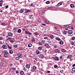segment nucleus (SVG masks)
<instances>
[{
	"label": "nucleus",
	"instance_id": "obj_13",
	"mask_svg": "<svg viewBox=\"0 0 75 75\" xmlns=\"http://www.w3.org/2000/svg\"><path fill=\"white\" fill-rule=\"evenodd\" d=\"M54 60L55 61H59V59L58 57H55L54 58Z\"/></svg>",
	"mask_w": 75,
	"mask_h": 75
},
{
	"label": "nucleus",
	"instance_id": "obj_35",
	"mask_svg": "<svg viewBox=\"0 0 75 75\" xmlns=\"http://www.w3.org/2000/svg\"><path fill=\"white\" fill-rule=\"evenodd\" d=\"M8 54H5L4 55V57H8V55H7Z\"/></svg>",
	"mask_w": 75,
	"mask_h": 75
},
{
	"label": "nucleus",
	"instance_id": "obj_41",
	"mask_svg": "<svg viewBox=\"0 0 75 75\" xmlns=\"http://www.w3.org/2000/svg\"><path fill=\"white\" fill-rule=\"evenodd\" d=\"M45 23H47V24H48V23H49V21H45Z\"/></svg>",
	"mask_w": 75,
	"mask_h": 75
},
{
	"label": "nucleus",
	"instance_id": "obj_7",
	"mask_svg": "<svg viewBox=\"0 0 75 75\" xmlns=\"http://www.w3.org/2000/svg\"><path fill=\"white\" fill-rule=\"evenodd\" d=\"M2 52L3 54H8V52L6 50L3 51Z\"/></svg>",
	"mask_w": 75,
	"mask_h": 75
},
{
	"label": "nucleus",
	"instance_id": "obj_3",
	"mask_svg": "<svg viewBox=\"0 0 75 75\" xmlns=\"http://www.w3.org/2000/svg\"><path fill=\"white\" fill-rule=\"evenodd\" d=\"M39 57L40 59H42V58H44V55L42 54H40L39 56Z\"/></svg>",
	"mask_w": 75,
	"mask_h": 75
},
{
	"label": "nucleus",
	"instance_id": "obj_17",
	"mask_svg": "<svg viewBox=\"0 0 75 75\" xmlns=\"http://www.w3.org/2000/svg\"><path fill=\"white\" fill-rule=\"evenodd\" d=\"M70 6L71 8H73L74 7V5L73 4H71L70 5Z\"/></svg>",
	"mask_w": 75,
	"mask_h": 75
},
{
	"label": "nucleus",
	"instance_id": "obj_37",
	"mask_svg": "<svg viewBox=\"0 0 75 75\" xmlns=\"http://www.w3.org/2000/svg\"><path fill=\"white\" fill-rule=\"evenodd\" d=\"M45 45L46 46V47H48L49 46V45L48 44H46Z\"/></svg>",
	"mask_w": 75,
	"mask_h": 75
},
{
	"label": "nucleus",
	"instance_id": "obj_28",
	"mask_svg": "<svg viewBox=\"0 0 75 75\" xmlns=\"http://www.w3.org/2000/svg\"><path fill=\"white\" fill-rule=\"evenodd\" d=\"M7 46H8V48H9L10 50H11V48H12V47H11V46H9V45H7Z\"/></svg>",
	"mask_w": 75,
	"mask_h": 75
},
{
	"label": "nucleus",
	"instance_id": "obj_31",
	"mask_svg": "<svg viewBox=\"0 0 75 75\" xmlns=\"http://www.w3.org/2000/svg\"><path fill=\"white\" fill-rule=\"evenodd\" d=\"M1 25L3 26H4V25H6V24L4 23H1Z\"/></svg>",
	"mask_w": 75,
	"mask_h": 75
},
{
	"label": "nucleus",
	"instance_id": "obj_25",
	"mask_svg": "<svg viewBox=\"0 0 75 75\" xmlns=\"http://www.w3.org/2000/svg\"><path fill=\"white\" fill-rule=\"evenodd\" d=\"M63 33L64 34H65V35L67 34V31H66V30H64Z\"/></svg>",
	"mask_w": 75,
	"mask_h": 75
},
{
	"label": "nucleus",
	"instance_id": "obj_51",
	"mask_svg": "<svg viewBox=\"0 0 75 75\" xmlns=\"http://www.w3.org/2000/svg\"><path fill=\"white\" fill-rule=\"evenodd\" d=\"M17 30V29H16V28H13V30Z\"/></svg>",
	"mask_w": 75,
	"mask_h": 75
},
{
	"label": "nucleus",
	"instance_id": "obj_18",
	"mask_svg": "<svg viewBox=\"0 0 75 75\" xmlns=\"http://www.w3.org/2000/svg\"><path fill=\"white\" fill-rule=\"evenodd\" d=\"M59 43L60 44H64V42H63V41H62V40H61L60 42H59Z\"/></svg>",
	"mask_w": 75,
	"mask_h": 75
},
{
	"label": "nucleus",
	"instance_id": "obj_34",
	"mask_svg": "<svg viewBox=\"0 0 75 75\" xmlns=\"http://www.w3.org/2000/svg\"><path fill=\"white\" fill-rule=\"evenodd\" d=\"M72 71L73 72H75V67H74L72 69Z\"/></svg>",
	"mask_w": 75,
	"mask_h": 75
},
{
	"label": "nucleus",
	"instance_id": "obj_2",
	"mask_svg": "<svg viewBox=\"0 0 75 75\" xmlns=\"http://www.w3.org/2000/svg\"><path fill=\"white\" fill-rule=\"evenodd\" d=\"M28 17L29 19H32L34 18V16L33 15H30Z\"/></svg>",
	"mask_w": 75,
	"mask_h": 75
},
{
	"label": "nucleus",
	"instance_id": "obj_12",
	"mask_svg": "<svg viewBox=\"0 0 75 75\" xmlns=\"http://www.w3.org/2000/svg\"><path fill=\"white\" fill-rule=\"evenodd\" d=\"M17 55L19 58H21V57H22L21 54L20 53H18Z\"/></svg>",
	"mask_w": 75,
	"mask_h": 75
},
{
	"label": "nucleus",
	"instance_id": "obj_1",
	"mask_svg": "<svg viewBox=\"0 0 75 75\" xmlns=\"http://www.w3.org/2000/svg\"><path fill=\"white\" fill-rule=\"evenodd\" d=\"M25 12L24 13V14H25V13H29V12H31V10L29 9H25Z\"/></svg>",
	"mask_w": 75,
	"mask_h": 75
},
{
	"label": "nucleus",
	"instance_id": "obj_52",
	"mask_svg": "<svg viewBox=\"0 0 75 75\" xmlns=\"http://www.w3.org/2000/svg\"><path fill=\"white\" fill-rule=\"evenodd\" d=\"M0 2H1V3L2 4L3 3V0H1L0 1Z\"/></svg>",
	"mask_w": 75,
	"mask_h": 75
},
{
	"label": "nucleus",
	"instance_id": "obj_11",
	"mask_svg": "<svg viewBox=\"0 0 75 75\" xmlns=\"http://www.w3.org/2000/svg\"><path fill=\"white\" fill-rule=\"evenodd\" d=\"M8 35L9 37H12L13 36V33H9L8 34Z\"/></svg>",
	"mask_w": 75,
	"mask_h": 75
},
{
	"label": "nucleus",
	"instance_id": "obj_63",
	"mask_svg": "<svg viewBox=\"0 0 75 75\" xmlns=\"http://www.w3.org/2000/svg\"><path fill=\"white\" fill-rule=\"evenodd\" d=\"M23 70L24 71H26V69H25V67H24Z\"/></svg>",
	"mask_w": 75,
	"mask_h": 75
},
{
	"label": "nucleus",
	"instance_id": "obj_32",
	"mask_svg": "<svg viewBox=\"0 0 75 75\" xmlns=\"http://www.w3.org/2000/svg\"><path fill=\"white\" fill-rule=\"evenodd\" d=\"M16 60H19V59H20V57H16Z\"/></svg>",
	"mask_w": 75,
	"mask_h": 75
},
{
	"label": "nucleus",
	"instance_id": "obj_26",
	"mask_svg": "<svg viewBox=\"0 0 75 75\" xmlns=\"http://www.w3.org/2000/svg\"><path fill=\"white\" fill-rule=\"evenodd\" d=\"M32 44H29L28 45V47H31L32 46Z\"/></svg>",
	"mask_w": 75,
	"mask_h": 75
},
{
	"label": "nucleus",
	"instance_id": "obj_5",
	"mask_svg": "<svg viewBox=\"0 0 75 75\" xmlns=\"http://www.w3.org/2000/svg\"><path fill=\"white\" fill-rule=\"evenodd\" d=\"M73 32L72 30H69L68 31V33L69 34H72Z\"/></svg>",
	"mask_w": 75,
	"mask_h": 75
},
{
	"label": "nucleus",
	"instance_id": "obj_53",
	"mask_svg": "<svg viewBox=\"0 0 75 75\" xmlns=\"http://www.w3.org/2000/svg\"><path fill=\"white\" fill-rule=\"evenodd\" d=\"M11 40V38H9H9H7V40Z\"/></svg>",
	"mask_w": 75,
	"mask_h": 75
},
{
	"label": "nucleus",
	"instance_id": "obj_36",
	"mask_svg": "<svg viewBox=\"0 0 75 75\" xmlns=\"http://www.w3.org/2000/svg\"><path fill=\"white\" fill-rule=\"evenodd\" d=\"M44 39H45V40H49L48 38L47 37H45L44 38Z\"/></svg>",
	"mask_w": 75,
	"mask_h": 75
},
{
	"label": "nucleus",
	"instance_id": "obj_19",
	"mask_svg": "<svg viewBox=\"0 0 75 75\" xmlns=\"http://www.w3.org/2000/svg\"><path fill=\"white\" fill-rule=\"evenodd\" d=\"M35 38H32L31 41H32V42H34V41H35Z\"/></svg>",
	"mask_w": 75,
	"mask_h": 75
},
{
	"label": "nucleus",
	"instance_id": "obj_48",
	"mask_svg": "<svg viewBox=\"0 0 75 75\" xmlns=\"http://www.w3.org/2000/svg\"><path fill=\"white\" fill-rule=\"evenodd\" d=\"M75 37H73L72 38V39L73 40H75Z\"/></svg>",
	"mask_w": 75,
	"mask_h": 75
},
{
	"label": "nucleus",
	"instance_id": "obj_50",
	"mask_svg": "<svg viewBox=\"0 0 75 75\" xmlns=\"http://www.w3.org/2000/svg\"><path fill=\"white\" fill-rule=\"evenodd\" d=\"M18 73V70H17L16 71V73L17 74Z\"/></svg>",
	"mask_w": 75,
	"mask_h": 75
},
{
	"label": "nucleus",
	"instance_id": "obj_6",
	"mask_svg": "<svg viewBox=\"0 0 75 75\" xmlns=\"http://www.w3.org/2000/svg\"><path fill=\"white\" fill-rule=\"evenodd\" d=\"M55 52L56 53H59V52H60V51H59V50L58 49H56L55 50Z\"/></svg>",
	"mask_w": 75,
	"mask_h": 75
},
{
	"label": "nucleus",
	"instance_id": "obj_8",
	"mask_svg": "<svg viewBox=\"0 0 75 75\" xmlns=\"http://www.w3.org/2000/svg\"><path fill=\"white\" fill-rule=\"evenodd\" d=\"M2 47L3 48H4V49H7V46L5 45H3Z\"/></svg>",
	"mask_w": 75,
	"mask_h": 75
},
{
	"label": "nucleus",
	"instance_id": "obj_62",
	"mask_svg": "<svg viewBox=\"0 0 75 75\" xmlns=\"http://www.w3.org/2000/svg\"><path fill=\"white\" fill-rule=\"evenodd\" d=\"M10 42H11L12 43V42H14V41L13 40H10Z\"/></svg>",
	"mask_w": 75,
	"mask_h": 75
},
{
	"label": "nucleus",
	"instance_id": "obj_20",
	"mask_svg": "<svg viewBox=\"0 0 75 75\" xmlns=\"http://www.w3.org/2000/svg\"><path fill=\"white\" fill-rule=\"evenodd\" d=\"M33 69L34 70H35L36 69H37V67L35 66H34L33 67Z\"/></svg>",
	"mask_w": 75,
	"mask_h": 75
},
{
	"label": "nucleus",
	"instance_id": "obj_47",
	"mask_svg": "<svg viewBox=\"0 0 75 75\" xmlns=\"http://www.w3.org/2000/svg\"><path fill=\"white\" fill-rule=\"evenodd\" d=\"M14 47L15 48H17V45H15L14 46Z\"/></svg>",
	"mask_w": 75,
	"mask_h": 75
},
{
	"label": "nucleus",
	"instance_id": "obj_14",
	"mask_svg": "<svg viewBox=\"0 0 75 75\" xmlns=\"http://www.w3.org/2000/svg\"><path fill=\"white\" fill-rule=\"evenodd\" d=\"M49 37L51 39H53L54 38V36L52 35H50Z\"/></svg>",
	"mask_w": 75,
	"mask_h": 75
},
{
	"label": "nucleus",
	"instance_id": "obj_16",
	"mask_svg": "<svg viewBox=\"0 0 75 75\" xmlns=\"http://www.w3.org/2000/svg\"><path fill=\"white\" fill-rule=\"evenodd\" d=\"M72 57V56L71 55H70L68 56V58H69V59H71Z\"/></svg>",
	"mask_w": 75,
	"mask_h": 75
},
{
	"label": "nucleus",
	"instance_id": "obj_29",
	"mask_svg": "<svg viewBox=\"0 0 75 75\" xmlns=\"http://www.w3.org/2000/svg\"><path fill=\"white\" fill-rule=\"evenodd\" d=\"M71 45H74V42L72 41V42H71Z\"/></svg>",
	"mask_w": 75,
	"mask_h": 75
},
{
	"label": "nucleus",
	"instance_id": "obj_40",
	"mask_svg": "<svg viewBox=\"0 0 75 75\" xmlns=\"http://www.w3.org/2000/svg\"><path fill=\"white\" fill-rule=\"evenodd\" d=\"M68 25V27H71V24L68 25Z\"/></svg>",
	"mask_w": 75,
	"mask_h": 75
},
{
	"label": "nucleus",
	"instance_id": "obj_27",
	"mask_svg": "<svg viewBox=\"0 0 75 75\" xmlns=\"http://www.w3.org/2000/svg\"><path fill=\"white\" fill-rule=\"evenodd\" d=\"M62 52H66V50L65 49H63L62 50Z\"/></svg>",
	"mask_w": 75,
	"mask_h": 75
},
{
	"label": "nucleus",
	"instance_id": "obj_10",
	"mask_svg": "<svg viewBox=\"0 0 75 75\" xmlns=\"http://www.w3.org/2000/svg\"><path fill=\"white\" fill-rule=\"evenodd\" d=\"M62 4V2H60L57 4V6L58 7H59V6H61Z\"/></svg>",
	"mask_w": 75,
	"mask_h": 75
},
{
	"label": "nucleus",
	"instance_id": "obj_23",
	"mask_svg": "<svg viewBox=\"0 0 75 75\" xmlns=\"http://www.w3.org/2000/svg\"><path fill=\"white\" fill-rule=\"evenodd\" d=\"M24 10H21L20 11L19 13H23V12H24Z\"/></svg>",
	"mask_w": 75,
	"mask_h": 75
},
{
	"label": "nucleus",
	"instance_id": "obj_60",
	"mask_svg": "<svg viewBox=\"0 0 75 75\" xmlns=\"http://www.w3.org/2000/svg\"><path fill=\"white\" fill-rule=\"evenodd\" d=\"M57 46L56 45H55L54 46V47L55 48H57Z\"/></svg>",
	"mask_w": 75,
	"mask_h": 75
},
{
	"label": "nucleus",
	"instance_id": "obj_9",
	"mask_svg": "<svg viewBox=\"0 0 75 75\" xmlns=\"http://www.w3.org/2000/svg\"><path fill=\"white\" fill-rule=\"evenodd\" d=\"M48 9L49 10H53V11H55V10H57V9H55L54 8V9H52V8H51V7H49L48 8Z\"/></svg>",
	"mask_w": 75,
	"mask_h": 75
},
{
	"label": "nucleus",
	"instance_id": "obj_44",
	"mask_svg": "<svg viewBox=\"0 0 75 75\" xmlns=\"http://www.w3.org/2000/svg\"><path fill=\"white\" fill-rule=\"evenodd\" d=\"M38 43L40 45H42V43L40 42H39Z\"/></svg>",
	"mask_w": 75,
	"mask_h": 75
},
{
	"label": "nucleus",
	"instance_id": "obj_43",
	"mask_svg": "<svg viewBox=\"0 0 75 75\" xmlns=\"http://www.w3.org/2000/svg\"><path fill=\"white\" fill-rule=\"evenodd\" d=\"M49 3H50V1H47L46 2V4H49Z\"/></svg>",
	"mask_w": 75,
	"mask_h": 75
},
{
	"label": "nucleus",
	"instance_id": "obj_15",
	"mask_svg": "<svg viewBox=\"0 0 75 75\" xmlns=\"http://www.w3.org/2000/svg\"><path fill=\"white\" fill-rule=\"evenodd\" d=\"M56 40H58V41H60L61 40V39H60V38L59 37H56L55 38Z\"/></svg>",
	"mask_w": 75,
	"mask_h": 75
},
{
	"label": "nucleus",
	"instance_id": "obj_49",
	"mask_svg": "<svg viewBox=\"0 0 75 75\" xmlns=\"http://www.w3.org/2000/svg\"><path fill=\"white\" fill-rule=\"evenodd\" d=\"M8 8V5H6V6L5 8L6 9V8Z\"/></svg>",
	"mask_w": 75,
	"mask_h": 75
},
{
	"label": "nucleus",
	"instance_id": "obj_59",
	"mask_svg": "<svg viewBox=\"0 0 75 75\" xmlns=\"http://www.w3.org/2000/svg\"><path fill=\"white\" fill-rule=\"evenodd\" d=\"M3 38L2 37H0V40H2Z\"/></svg>",
	"mask_w": 75,
	"mask_h": 75
},
{
	"label": "nucleus",
	"instance_id": "obj_24",
	"mask_svg": "<svg viewBox=\"0 0 75 75\" xmlns=\"http://www.w3.org/2000/svg\"><path fill=\"white\" fill-rule=\"evenodd\" d=\"M36 53L37 54H40V51L39 50H37L36 52Z\"/></svg>",
	"mask_w": 75,
	"mask_h": 75
},
{
	"label": "nucleus",
	"instance_id": "obj_42",
	"mask_svg": "<svg viewBox=\"0 0 75 75\" xmlns=\"http://www.w3.org/2000/svg\"><path fill=\"white\" fill-rule=\"evenodd\" d=\"M44 13V12H42L41 13V15H43Z\"/></svg>",
	"mask_w": 75,
	"mask_h": 75
},
{
	"label": "nucleus",
	"instance_id": "obj_33",
	"mask_svg": "<svg viewBox=\"0 0 75 75\" xmlns=\"http://www.w3.org/2000/svg\"><path fill=\"white\" fill-rule=\"evenodd\" d=\"M33 34H34L35 35H38V33L37 32H35L33 33Z\"/></svg>",
	"mask_w": 75,
	"mask_h": 75
},
{
	"label": "nucleus",
	"instance_id": "obj_30",
	"mask_svg": "<svg viewBox=\"0 0 75 75\" xmlns=\"http://www.w3.org/2000/svg\"><path fill=\"white\" fill-rule=\"evenodd\" d=\"M20 74L21 75H23L24 74V71H22L20 72Z\"/></svg>",
	"mask_w": 75,
	"mask_h": 75
},
{
	"label": "nucleus",
	"instance_id": "obj_58",
	"mask_svg": "<svg viewBox=\"0 0 75 75\" xmlns=\"http://www.w3.org/2000/svg\"><path fill=\"white\" fill-rule=\"evenodd\" d=\"M2 6V4L0 2V7H1Z\"/></svg>",
	"mask_w": 75,
	"mask_h": 75
},
{
	"label": "nucleus",
	"instance_id": "obj_39",
	"mask_svg": "<svg viewBox=\"0 0 75 75\" xmlns=\"http://www.w3.org/2000/svg\"><path fill=\"white\" fill-rule=\"evenodd\" d=\"M25 34H28V33H29V32L28 31H25Z\"/></svg>",
	"mask_w": 75,
	"mask_h": 75
},
{
	"label": "nucleus",
	"instance_id": "obj_64",
	"mask_svg": "<svg viewBox=\"0 0 75 75\" xmlns=\"http://www.w3.org/2000/svg\"><path fill=\"white\" fill-rule=\"evenodd\" d=\"M73 67H75V64H74L72 65Z\"/></svg>",
	"mask_w": 75,
	"mask_h": 75
},
{
	"label": "nucleus",
	"instance_id": "obj_45",
	"mask_svg": "<svg viewBox=\"0 0 75 75\" xmlns=\"http://www.w3.org/2000/svg\"><path fill=\"white\" fill-rule=\"evenodd\" d=\"M0 66H1H1H3V63H2V62H1L0 63Z\"/></svg>",
	"mask_w": 75,
	"mask_h": 75
},
{
	"label": "nucleus",
	"instance_id": "obj_61",
	"mask_svg": "<svg viewBox=\"0 0 75 75\" xmlns=\"http://www.w3.org/2000/svg\"><path fill=\"white\" fill-rule=\"evenodd\" d=\"M47 73H50V71H47L46 72Z\"/></svg>",
	"mask_w": 75,
	"mask_h": 75
},
{
	"label": "nucleus",
	"instance_id": "obj_4",
	"mask_svg": "<svg viewBox=\"0 0 75 75\" xmlns=\"http://www.w3.org/2000/svg\"><path fill=\"white\" fill-rule=\"evenodd\" d=\"M26 68H27V69H29L30 68V65L29 64H27L26 65Z\"/></svg>",
	"mask_w": 75,
	"mask_h": 75
},
{
	"label": "nucleus",
	"instance_id": "obj_38",
	"mask_svg": "<svg viewBox=\"0 0 75 75\" xmlns=\"http://www.w3.org/2000/svg\"><path fill=\"white\" fill-rule=\"evenodd\" d=\"M38 49L39 50H41L42 49V47H38Z\"/></svg>",
	"mask_w": 75,
	"mask_h": 75
},
{
	"label": "nucleus",
	"instance_id": "obj_57",
	"mask_svg": "<svg viewBox=\"0 0 75 75\" xmlns=\"http://www.w3.org/2000/svg\"><path fill=\"white\" fill-rule=\"evenodd\" d=\"M28 34L29 35H31L32 34L30 32L28 33Z\"/></svg>",
	"mask_w": 75,
	"mask_h": 75
},
{
	"label": "nucleus",
	"instance_id": "obj_55",
	"mask_svg": "<svg viewBox=\"0 0 75 75\" xmlns=\"http://www.w3.org/2000/svg\"><path fill=\"white\" fill-rule=\"evenodd\" d=\"M42 43H43V44H44V40H42L41 41Z\"/></svg>",
	"mask_w": 75,
	"mask_h": 75
},
{
	"label": "nucleus",
	"instance_id": "obj_46",
	"mask_svg": "<svg viewBox=\"0 0 75 75\" xmlns=\"http://www.w3.org/2000/svg\"><path fill=\"white\" fill-rule=\"evenodd\" d=\"M57 67L58 66H57V65H55L54 66V68H57Z\"/></svg>",
	"mask_w": 75,
	"mask_h": 75
},
{
	"label": "nucleus",
	"instance_id": "obj_21",
	"mask_svg": "<svg viewBox=\"0 0 75 75\" xmlns=\"http://www.w3.org/2000/svg\"><path fill=\"white\" fill-rule=\"evenodd\" d=\"M18 32L19 33H20L21 32V29H18Z\"/></svg>",
	"mask_w": 75,
	"mask_h": 75
},
{
	"label": "nucleus",
	"instance_id": "obj_22",
	"mask_svg": "<svg viewBox=\"0 0 75 75\" xmlns=\"http://www.w3.org/2000/svg\"><path fill=\"white\" fill-rule=\"evenodd\" d=\"M9 52L10 54H12L13 53V51H12V50H10L9 51Z\"/></svg>",
	"mask_w": 75,
	"mask_h": 75
},
{
	"label": "nucleus",
	"instance_id": "obj_54",
	"mask_svg": "<svg viewBox=\"0 0 75 75\" xmlns=\"http://www.w3.org/2000/svg\"><path fill=\"white\" fill-rule=\"evenodd\" d=\"M12 69L14 71H15V70H16V68L14 67L12 68Z\"/></svg>",
	"mask_w": 75,
	"mask_h": 75
},
{
	"label": "nucleus",
	"instance_id": "obj_56",
	"mask_svg": "<svg viewBox=\"0 0 75 75\" xmlns=\"http://www.w3.org/2000/svg\"><path fill=\"white\" fill-rule=\"evenodd\" d=\"M63 72H64V70H63L60 71V72H61V73H63Z\"/></svg>",
	"mask_w": 75,
	"mask_h": 75
}]
</instances>
